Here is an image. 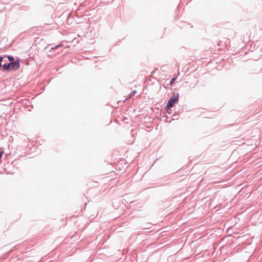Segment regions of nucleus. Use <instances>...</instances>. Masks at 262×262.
<instances>
[{
    "mask_svg": "<svg viewBox=\"0 0 262 262\" xmlns=\"http://www.w3.org/2000/svg\"><path fill=\"white\" fill-rule=\"evenodd\" d=\"M176 78H172L170 81V85H172L175 81Z\"/></svg>",
    "mask_w": 262,
    "mask_h": 262,
    "instance_id": "obj_4",
    "label": "nucleus"
},
{
    "mask_svg": "<svg viewBox=\"0 0 262 262\" xmlns=\"http://www.w3.org/2000/svg\"><path fill=\"white\" fill-rule=\"evenodd\" d=\"M136 93V91H134L133 92H132V93L130 94L129 95V97H131L132 96H134V95Z\"/></svg>",
    "mask_w": 262,
    "mask_h": 262,
    "instance_id": "obj_6",
    "label": "nucleus"
},
{
    "mask_svg": "<svg viewBox=\"0 0 262 262\" xmlns=\"http://www.w3.org/2000/svg\"><path fill=\"white\" fill-rule=\"evenodd\" d=\"M10 71H16L19 69L20 67L19 60H17L14 62H12L9 63Z\"/></svg>",
    "mask_w": 262,
    "mask_h": 262,
    "instance_id": "obj_2",
    "label": "nucleus"
},
{
    "mask_svg": "<svg viewBox=\"0 0 262 262\" xmlns=\"http://www.w3.org/2000/svg\"><path fill=\"white\" fill-rule=\"evenodd\" d=\"M3 60V58L2 57H0V67H1V62Z\"/></svg>",
    "mask_w": 262,
    "mask_h": 262,
    "instance_id": "obj_8",
    "label": "nucleus"
},
{
    "mask_svg": "<svg viewBox=\"0 0 262 262\" xmlns=\"http://www.w3.org/2000/svg\"><path fill=\"white\" fill-rule=\"evenodd\" d=\"M60 46H61V45L60 44V45H57V46H55V47H52V48H51V49H52V50L55 49H57V48H58V47H60Z\"/></svg>",
    "mask_w": 262,
    "mask_h": 262,
    "instance_id": "obj_7",
    "label": "nucleus"
},
{
    "mask_svg": "<svg viewBox=\"0 0 262 262\" xmlns=\"http://www.w3.org/2000/svg\"><path fill=\"white\" fill-rule=\"evenodd\" d=\"M179 96L178 94H173L170 97V99L168 101L166 106V108L169 110L172 107L174 104L178 101Z\"/></svg>",
    "mask_w": 262,
    "mask_h": 262,
    "instance_id": "obj_1",
    "label": "nucleus"
},
{
    "mask_svg": "<svg viewBox=\"0 0 262 262\" xmlns=\"http://www.w3.org/2000/svg\"><path fill=\"white\" fill-rule=\"evenodd\" d=\"M3 68L6 70H8V71H10V69H9V63L8 64H4L3 66Z\"/></svg>",
    "mask_w": 262,
    "mask_h": 262,
    "instance_id": "obj_3",
    "label": "nucleus"
},
{
    "mask_svg": "<svg viewBox=\"0 0 262 262\" xmlns=\"http://www.w3.org/2000/svg\"><path fill=\"white\" fill-rule=\"evenodd\" d=\"M8 58L9 60V61H13L14 60L13 57L11 56H9L8 57Z\"/></svg>",
    "mask_w": 262,
    "mask_h": 262,
    "instance_id": "obj_5",
    "label": "nucleus"
}]
</instances>
